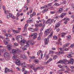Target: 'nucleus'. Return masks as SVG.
Wrapping results in <instances>:
<instances>
[{"label":"nucleus","mask_w":74,"mask_h":74,"mask_svg":"<svg viewBox=\"0 0 74 74\" xmlns=\"http://www.w3.org/2000/svg\"><path fill=\"white\" fill-rule=\"evenodd\" d=\"M12 59L13 60H16V62H15V64L18 66H20L22 65V66L23 67H26L25 64L26 63L25 62H23L22 64L20 62L21 61L18 60V58L20 59L21 60L23 59H26V57L25 56H21L20 57L16 56H14L12 57Z\"/></svg>","instance_id":"f257e3e1"},{"label":"nucleus","mask_w":74,"mask_h":74,"mask_svg":"<svg viewBox=\"0 0 74 74\" xmlns=\"http://www.w3.org/2000/svg\"><path fill=\"white\" fill-rule=\"evenodd\" d=\"M66 62H68V60H63L59 61V62H57V64L60 63V64H66Z\"/></svg>","instance_id":"f03ea898"},{"label":"nucleus","mask_w":74,"mask_h":74,"mask_svg":"<svg viewBox=\"0 0 74 74\" xmlns=\"http://www.w3.org/2000/svg\"><path fill=\"white\" fill-rule=\"evenodd\" d=\"M16 39L17 41H20L21 40H22L23 39V37L21 36H18L16 37Z\"/></svg>","instance_id":"7ed1b4c3"},{"label":"nucleus","mask_w":74,"mask_h":74,"mask_svg":"<svg viewBox=\"0 0 74 74\" xmlns=\"http://www.w3.org/2000/svg\"><path fill=\"white\" fill-rule=\"evenodd\" d=\"M50 33V28H48L46 29L45 32V34L46 36H48Z\"/></svg>","instance_id":"20e7f679"},{"label":"nucleus","mask_w":74,"mask_h":74,"mask_svg":"<svg viewBox=\"0 0 74 74\" xmlns=\"http://www.w3.org/2000/svg\"><path fill=\"white\" fill-rule=\"evenodd\" d=\"M49 41V38H45L44 39V42L45 45H48V41Z\"/></svg>","instance_id":"39448f33"},{"label":"nucleus","mask_w":74,"mask_h":74,"mask_svg":"<svg viewBox=\"0 0 74 74\" xmlns=\"http://www.w3.org/2000/svg\"><path fill=\"white\" fill-rule=\"evenodd\" d=\"M12 71L8 69V68H5V69L4 72L5 73H7V72H12Z\"/></svg>","instance_id":"423d86ee"},{"label":"nucleus","mask_w":74,"mask_h":74,"mask_svg":"<svg viewBox=\"0 0 74 74\" xmlns=\"http://www.w3.org/2000/svg\"><path fill=\"white\" fill-rule=\"evenodd\" d=\"M67 62H68V64L70 63L71 64H73V63H74V59L73 58H71L70 59V61H68Z\"/></svg>","instance_id":"0eeeda50"},{"label":"nucleus","mask_w":74,"mask_h":74,"mask_svg":"<svg viewBox=\"0 0 74 74\" xmlns=\"http://www.w3.org/2000/svg\"><path fill=\"white\" fill-rule=\"evenodd\" d=\"M54 53L57 55H58V56H59L60 54H63V53H64L61 52V51H60L59 52H55Z\"/></svg>","instance_id":"6e6552de"},{"label":"nucleus","mask_w":74,"mask_h":74,"mask_svg":"<svg viewBox=\"0 0 74 74\" xmlns=\"http://www.w3.org/2000/svg\"><path fill=\"white\" fill-rule=\"evenodd\" d=\"M21 41V43L22 44H25L26 43V40L23 39H23L22 40H20Z\"/></svg>","instance_id":"1a4fd4ad"},{"label":"nucleus","mask_w":74,"mask_h":74,"mask_svg":"<svg viewBox=\"0 0 74 74\" xmlns=\"http://www.w3.org/2000/svg\"><path fill=\"white\" fill-rule=\"evenodd\" d=\"M53 60V59H52V58H50L49 60H47V62H45V64H48V63H49L51 62V61H52Z\"/></svg>","instance_id":"9d476101"},{"label":"nucleus","mask_w":74,"mask_h":74,"mask_svg":"<svg viewBox=\"0 0 74 74\" xmlns=\"http://www.w3.org/2000/svg\"><path fill=\"white\" fill-rule=\"evenodd\" d=\"M28 67H30V68L31 69H34V64H32V65H28Z\"/></svg>","instance_id":"9b49d317"},{"label":"nucleus","mask_w":74,"mask_h":74,"mask_svg":"<svg viewBox=\"0 0 74 74\" xmlns=\"http://www.w3.org/2000/svg\"><path fill=\"white\" fill-rule=\"evenodd\" d=\"M60 23H59V22H58L56 24V26L55 27V28L56 29L58 28V27L60 26Z\"/></svg>","instance_id":"f8f14e48"},{"label":"nucleus","mask_w":74,"mask_h":74,"mask_svg":"<svg viewBox=\"0 0 74 74\" xmlns=\"http://www.w3.org/2000/svg\"><path fill=\"white\" fill-rule=\"evenodd\" d=\"M13 32L14 34H17V33H20V31L18 30H13Z\"/></svg>","instance_id":"ddd939ff"},{"label":"nucleus","mask_w":74,"mask_h":74,"mask_svg":"<svg viewBox=\"0 0 74 74\" xmlns=\"http://www.w3.org/2000/svg\"><path fill=\"white\" fill-rule=\"evenodd\" d=\"M11 45H8L7 46V48L8 49H9V50H10L11 49Z\"/></svg>","instance_id":"4468645a"},{"label":"nucleus","mask_w":74,"mask_h":74,"mask_svg":"<svg viewBox=\"0 0 74 74\" xmlns=\"http://www.w3.org/2000/svg\"><path fill=\"white\" fill-rule=\"evenodd\" d=\"M63 11V8H60L58 11V14H60L62 13V12Z\"/></svg>","instance_id":"2eb2a0df"},{"label":"nucleus","mask_w":74,"mask_h":74,"mask_svg":"<svg viewBox=\"0 0 74 74\" xmlns=\"http://www.w3.org/2000/svg\"><path fill=\"white\" fill-rule=\"evenodd\" d=\"M22 71L23 72V73H29V72L25 71V69L24 68H23L22 69Z\"/></svg>","instance_id":"dca6fc26"},{"label":"nucleus","mask_w":74,"mask_h":74,"mask_svg":"<svg viewBox=\"0 0 74 74\" xmlns=\"http://www.w3.org/2000/svg\"><path fill=\"white\" fill-rule=\"evenodd\" d=\"M53 35V32H51L50 34V35H49L48 37L49 38H52V37Z\"/></svg>","instance_id":"f3484780"},{"label":"nucleus","mask_w":74,"mask_h":74,"mask_svg":"<svg viewBox=\"0 0 74 74\" xmlns=\"http://www.w3.org/2000/svg\"><path fill=\"white\" fill-rule=\"evenodd\" d=\"M12 54L15 55V54H16V51H15V49H13L12 50Z\"/></svg>","instance_id":"a211bd4d"},{"label":"nucleus","mask_w":74,"mask_h":74,"mask_svg":"<svg viewBox=\"0 0 74 74\" xmlns=\"http://www.w3.org/2000/svg\"><path fill=\"white\" fill-rule=\"evenodd\" d=\"M71 38V36L69 35L67 36L66 37V40H67L68 41H69V40H70Z\"/></svg>","instance_id":"6ab92c4d"},{"label":"nucleus","mask_w":74,"mask_h":74,"mask_svg":"<svg viewBox=\"0 0 74 74\" xmlns=\"http://www.w3.org/2000/svg\"><path fill=\"white\" fill-rule=\"evenodd\" d=\"M60 51H62V52H64V47L59 48Z\"/></svg>","instance_id":"aec40b11"},{"label":"nucleus","mask_w":74,"mask_h":74,"mask_svg":"<svg viewBox=\"0 0 74 74\" xmlns=\"http://www.w3.org/2000/svg\"><path fill=\"white\" fill-rule=\"evenodd\" d=\"M28 21L31 22H33V18L31 17L28 18Z\"/></svg>","instance_id":"412c9836"},{"label":"nucleus","mask_w":74,"mask_h":74,"mask_svg":"<svg viewBox=\"0 0 74 74\" xmlns=\"http://www.w3.org/2000/svg\"><path fill=\"white\" fill-rule=\"evenodd\" d=\"M65 36V33H62L61 34V36L62 38H64V36Z\"/></svg>","instance_id":"4be33fe9"},{"label":"nucleus","mask_w":74,"mask_h":74,"mask_svg":"<svg viewBox=\"0 0 74 74\" xmlns=\"http://www.w3.org/2000/svg\"><path fill=\"white\" fill-rule=\"evenodd\" d=\"M34 62L35 63H36V64H37L38 63V62H39V61L37 59H36L34 61Z\"/></svg>","instance_id":"5701e85b"},{"label":"nucleus","mask_w":74,"mask_h":74,"mask_svg":"<svg viewBox=\"0 0 74 74\" xmlns=\"http://www.w3.org/2000/svg\"><path fill=\"white\" fill-rule=\"evenodd\" d=\"M26 48H27V45L24 46V47L22 49L23 51H25V50H26V49H27Z\"/></svg>","instance_id":"b1692460"},{"label":"nucleus","mask_w":74,"mask_h":74,"mask_svg":"<svg viewBox=\"0 0 74 74\" xmlns=\"http://www.w3.org/2000/svg\"><path fill=\"white\" fill-rule=\"evenodd\" d=\"M70 45V43L69 44H66L63 45V47H69V46Z\"/></svg>","instance_id":"393cba45"},{"label":"nucleus","mask_w":74,"mask_h":74,"mask_svg":"<svg viewBox=\"0 0 74 74\" xmlns=\"http://www.w3.org/2000/svg\"><path fill=\"white\" fill-rule=\"evenodd\" d=\"M9 53L8 52H6L4 53V56H9Z\"/></svg>","instance_id":"a878e982"},{"label":"nucleus","mask_w":74,"mask_h":74,"mask_svg":"<svg viewBox=\"0 0 74 74\" xmlns=\"http://www.w3.org/2000/svg\"><path fill=\"white\" fill-rule=\"evenodd\" d=\"M53 39L55 40H57L58 39V38L57 36L56 35H54L53 37Z\"/></svg>","instance_id":"bb28decb"},{"label":"nucleus","mask_w":74,"mask_h":74,"mask_svg":"<svg viewBox=\"0 0 74 74\" xmlns=\"http://www.w3.org/2000/svg\"><path fill=\"white\" fill-rule=\"evenodd\" d=\"M43 67H38L37 68V69H38V70H42L43 69Z\"/></svg>","instance_id":"cd10ccee"},{"label":"nucleus","mask_w":74,"mask_h":74,"mask_svg":"<svg viewBox=\"0 0 74 74\" xmlns=\"http://www.w3.org/2000/svg\"><path fill=\"white\" fill-rule=\"evenodd\" d=\"M48 8H46L45 9L43 10V11H42V12L43 13H44L45 12H46V11H48Z\"/></svg>","instance_id":"c85d7f7f"},{"label":"nucleus","mask_w":74,"mask_h":74,"mask_svg":"<svg viewBox=\"0 0 74 74\" xmlns=\"http://www.w3.org/2000/svg\"><path fill=\"white\" fill-rule=\"evenodd\" d=\"M29 57L30 58H31V59H36L35 56H29Z\"/></svg>","instance_id":"c756f323"},{"label":"nucleus","mask_w":74,"mask_h":74,"mask_svg":"<svg viewBox=\"0 0 74 74\" xmlns=\"http://www.w3.org/2000/svg\"><path fill=\"white\" fill-rule=\"evenodd\" d=\"M54 53V51H52V50H50L49 51V54H53Z\"/></svg>","instance_id":"7c9ffc66"},{"label":"nucleus","mask_w":74,"mask_h":74,"mask_svg":"<svg viewBox=\"0 0 74 74\" xmlns=\"http://www.w3.org/2000/svg\"><path fill=\"white\" fill-rule=\"evenodd\" d=\"M54 5L55 6H59L60 4H59L58 3H56L54 4Z\"/></svg>","instance_id":"2f4dec72"},{"label":"nucleus","mask_w":74,"mask_h":74,"mask_svg":"<svg viewBox=\"0 0 74 74\" xmlns=\"http://www.w3.org/2000/svg\"><path fill=\"white\" fill-rule=\"evenodd\" d=\"M51 20V19L50 18L48 19V20H47L46 22V24H48V23L49 22V21Z\"/></svg>","instance_id":"473e14b6"},{"label":"nucleus","mask_w":74,"mask_h":74,"mask_svg":"<svg viewBox=\"0 0 74 74\" xmlns=\"http://www.w3.org/2000/svg\"><path fill=\"white\" fill-rule=\"evenodd\" d=\"M50 21H51L49 23V24L51 25V24H52V23H53V21H54V20L53 19H52V20H51Z\"/></svg>","instance_id":"72a5a7b5"},{"label":"nucleus","mask_w":74,"mask_h":74,"mask_svg":"<svg viewBox=\"0 0 74 74\" xmlns=\"http://www.w3.org/2000/svg\"><path fill=\"white\" fill-rule=\"evenodd\" d=\"M42 35H43V34L42 32H40L39 34V36H40V37H41V36H42Z\"/></svg>","instance_id":"f704fd0d"},{"label":"nucleus","mask_w":74,"mask_h":74,"mask_svg":"<svg viewBox=\"0 0 74 74\" xmlns=\"http://www.w3.org/2000/svg\"><path fill=\"white\" fill-rule=\"evenodd\" d=\"M18 45V44L16 43H14V46L15 47H17Z\"/></svg>","instance_id":"c9c22d12"},{"label":"nucleus","mask_w":74,"mask_h":74,"mask_svg":"<svg viewBox=\"0 0 74 74\" xmlns=\"http://www.w3.org/2000/svg\"><path fill=\"white\" fill-rule=\"evenodd\" d=\"M18 12L17 13V17H19L20 15V14H19V12Z\"/></svg>","instance_id":"e433bc0d"},{"label":"nucleus","mask_w":74,"mask_h":74,"mask_svg":"<svg viewBox=\"0 0 74 74\" xmlns=\"http://www.w3.org/2000/svg\"><path fill=\"white\" fill-rule=\"evenodd\" d=\"M58 58V56H54L53 57V59L54 60H55V59H56V58Z\"/></svg>","instance_id":"4c0bfd02"},{"label":"nucleus","mask_w":74,"mask_h":74,"mask_svg":"<svg viewBox=\"0 0 74 74\" xmlns=\"http://www.w3.org/2000/svg\"><path fill=\"white\" fill-rule=\"evenodd\" d=\"M40 53H41V51H39L37 53V55H40Z\"/></svg>","instance_id":"58836bf2"},{"label":"nucleus","mask_w":74,"mask_h":74,"mask_svg":"<svg viewBox=\"0 0 74 74\" xmlns=\"http://www.w3.org/2000/svg\"><path fill=\"white\" fill-rule=\"evenodd\" d=\"M37 33H35L33 34H32V36H37Z\"/></svg>","instance_id":"ea45409f"},{"label":"nucleus","mask_w":74,"mask_h":74,"mask_svg":"<svg viewBox=\"0 0 74 74\" xmlns=\"http://www.w3.org/2000/svg\"><path fill=\"white\" fill-rule=\"evenodd\" d=\"M11 17L12 19H15V16L13 14L12 16Z\"/></svg>","instance_id":"a19ab883"},{"label":"nucleus","mask_w":74,"mask_h":74,"mask_svg":"<svg viewBox=\"0 0 74 74\" xmlns=\"http://www.w3.org/2000/svg\"><path fill=\"white\" fill-rule=\"evenodd\" d=\"M56 12L55 11H51L50 12V14H55Z\"/></svg>","instance_id":"79ce46f5"},{"label":"nucleus","mask_w":74,"mask_h":74,"mask_svg":"<svg viewBox=\"0 0 74 74\" xmlns=\"http://www.w3.org/2000/svg\"><path fill=\"white\" fill-rule=\"evenodd\" d=\"M69 56H71V55H73V53L71 52L69 53Z\"/></svg>","instance_id":"37998d69"},{"label":"nucleus","mask_w":74,"mask_h":74,"mask_svg":"<svg viewBox=\"0 0 74 74\" xmlns=\"http://www.w3.org/2000/svg\"><path fill=\"white\" fill-rule=\"evenodd\" d=\"M47 5V6H48V7H51V6L52 5V3H49Z\"/></svg>","instance_id":"c03bdc74"},{"label":"nucleus","mask_w":74,"mask_h":74,"mask_svg":"<svg viewBox=\"0 0 74 74\" xmlns=\"http://www.w3.org/2000/svg\"><path fill=\"white\" fill-rule=\"evenodd\" d=\"M44 58H46L45 59H48L49 58V56H44Z\"/></svg>","instance_id":"a18cd8bd"},{"label":"nucleus","mask_w":74,"mask_h":74,"mask_svg":"<svg viewBox=\"0 0 74 74\" xmlns=\"http://www.w3.org/2000/svg\"><path fill=\"white\" fill-rule=\"evenodd\" d=\"M64 51H69V48H66L64 49Z\"/></svg>","instance_id":"49530a36"},{"label":"nucleus","mask_w":74,"mask_h":74,"mask_svg":"<svg viewBox=\"0 0 74 74\" xmlns=\"http://www.w3.org/2000/svg\"><path fill=\"white\" fill-rule=\"evenodd\" d=\"M63 72H61L60 71H59L58 72V73L60 74H63Z\"/></svg>","instance_id":"de8ad7c7"},{"label":"nucleus","mask_w":74,"mask_h":74,"mask_svg":"<svg viewBox=\"0 0 74 74\" xmlns=\"http://www.w3.org/2000/svg\"><path fill=\"white\" fill-rule=\"evenodd\" d=\"M8 37H12V35H10V34H8Z\"/></svg>","instance_id":"09e8293b"},{"label":"nucleus","mask_w":74,"mask_h":74,"mask_svg":"<svg viewBox=\"0 0 74 74\" xmlns=\"http://www.w3.org/2000/svg\"><path fill=\"white\" fill-rule=\"evenodd\" d=\"M35 26L36 27H39V25L38 24H36L35 25Z\"/></svg>","instance_id":"8fccbe9b"},{"label":"nucleus","mask_w":74,"mask_h":74,"mask_svg":"<svg viewBox=\"0 0 74 74\" xmlns=\"http://www.w3.org/2000/svg\"><path fill=\"white\" fill-rule=\"evenodd\" d=\"M26 30H27V29L26 28V27H24V31H23V32H25V31H26Z\"/></svg>","instance_id":"3c124183"},{"label":"nucleus","mask_w":74,"mask_h":74,"mask_svg":"<svg viewBox=\"0 0 74 74\" xmlns=\"http://www.w3.org/2000/svg\"><path fill=\"white\" fill-rule=\"evenodd\" d=\"M42 26V23H40L39 24V27H41Z\"/></svg>","instance_id":"603ef678"},{"label":"nucleus","mask_w":74,"mask_h":74,"mask_svg":"<svg viewBox=\"0 0 74 74\" xmlns=\"http://www.w3.org/2000/svg\"><path fill=\"white\" fill-rule=\"evenodd\" d=\"M45 27V24L43 25V26H42V30H43V29L44 28V27Z\"/></svg>","instance_id":"864d4df0"},{"label":"nucleus","mask_w":74,"mask_h":74,"mask_svg":"<svg viewBox=\"0 0 74 74\" xmlns=\"http://www.w3.org/2000/svg\"><path fill=\"white\" fill-rule=\"evenodd\" d=\"M33 70H34V71H35V72H36V71H37V70H38V69H37V68H36V69H35V68H34L33 69Z\"/></svg>","instance_id":"5fc2aeb1"},{"label":"nucleus","mask_w":74,"mask_h":74,"mask_svg":"<svg viewBox=\"0 0 74 74\" xmlns=\"http://www.w3.org/2000/svg\"><path fill=\"white\" fill-rule=\"evenodd\" d=\"M72 8L74 10V4H72L71 5Z\"/></svg>","instance_id":"6e6d98bb"},{"label":"nucleus","mask_w":74,"mask_h":74,"mask_svg":"<svg viewBox=\"0 0 74 74\" xmlns=\"http://www.w3.org/2000/svg\"><path fill=\"white\" fill-rule=\"evenodd\" d=\"M74 47V44H72L70 46V47L71 48H73Z\"/></svg>","instance_id":"4d7b16f0"},{"label":"nucleus","mask_w":74,"mask_h":74,"mask_svg":"<svg viewBox=\"0 0 74 74\" xmlns=\"http://www.w3.org/2000/svg\"><path fill=\"white\" fill-rule=\"evenodd\" d=\"M62 14V15H63V16H65V15H66V14H67V13H63Z\"/></svg>","instance_id":"13d9d810"},{"label":"nucleus","mask_w":74,"mask_h":74,"mask_svg":"<svg viewBox=\"0 0 74 74\" xmlns=\"http://www.w3.org/2000/svg\"><path fill=\"white\" fill-rule=\"evenodd\" d=\"M72 30L73 33L74 32V25L73 26Z\"/></svg>","instance_id":"bf43d9fd"},{"label":"nucleus","mask_w":74,"mask_h":74,"mask_svg":"<svg viewBox=\"0 0 74 74\" xmlns=\"http://www.w3.org/2000/svg\"><path fill=\"white\" fill-rule=\"evenodd\" d=\"M60 17L61 18H63V17H64V16H63V15H62V14H61L60 15Z\"/></svg>","instance_id":"052dcab7"},{"label":"nucleus","mask_w":74,"mask_h":74,"mask_svg":"<svg viewBox=\"0 0 74 74\" xmlns=\"http://www.w3.org/2000/svg\"><path fill=\"white\" fill-rule=\"evenodd\" d=\"M37 36H34V37H33V39H36L37 38Z\"/></svg>","instance_id":"680f3d73"},{"label":"nucleus","mask_w":74,"mask_h":74,"mask_svg":"<svg viewBox=\"0 0 74 74\" xmlns=\"http://www.w3.org/2000/svg\"><path fill=\"white\" fill-rule=\"evenodd\" d=\"M32 14L33 16H34L35 15H36V13L35 12H34Z\"/></svg>","instance_id":"e2e57ef3"},{"label":"nucleus","mask_w":74,"mask_h":74,"mask_svg":"<svg viewBox=\"0 0 74 74\" xmlns=\"http://www.w3.org/2000/svg\"><path fill=\"white\" fill-rule=\"evenodd\" d=\"M71 18L73 19H74V14L72 15L71 16Z\"/></svg>","instance_id":"0e129e2a"},{"label":"nucleus","mask_w":74,"mask_h":74,"mask_svg":"<svg viewBox=\"0 0 74 74\" xmlns=\"http://www.w3.org/2000/svg\"><path fill=\"white\" fill-rule=\"evenodd\" d=\"M51 49H52V50H53V51L56 50V48L54 47L52 48Z\"/></svg>","instance_id":"69168bd1"},{"label":"nucleus","mask_w":74,"mask_h":74,"mask_svg":"<svg viewBox=\"0 0 74 74\" xmlns=\"http://www.w3.org/2000/svg\"><path fill=\"white\" fill-rule=\"evenodd\" d=\"M4 13L5 14H8V12H7V11H5Z\"/></svg>","instance_id":"338daca9"},{"label":"nucleus","mask_w":74,"mask_h":74,"mask_svg":"<svg viewBox=\"0 0 74 74\" xmlns=\"http://www.w3.org/2000/svg\"><path fill=\"white\" fill-rule=\"evenodd\" d=\"M67 57L68 58H72V56H67Z\"/></svg>","instance_id":"774afa93"}]
</instances>
